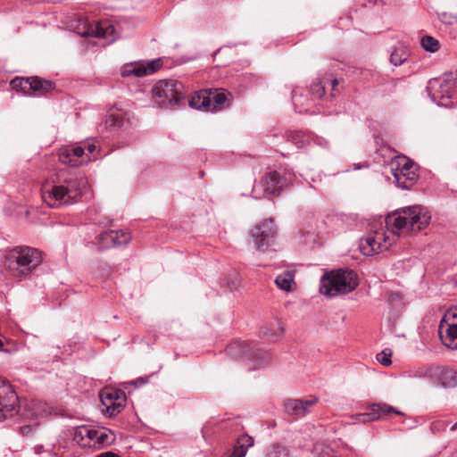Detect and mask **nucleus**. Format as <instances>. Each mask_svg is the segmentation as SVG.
<instances>
[{
	"instance_id": "obj_4",
	"label": "nucleus",
	"mask_w": 457,
	"mask_h": 457,
	"mask_svg": "<svg viewBox=\"0 0 457 457\" xmlns=\"http://www.w3.org/2000/svg\"><path fill=\"white\" fill-rule=\"evenodd\" d=\"M357 286V274L352 270L340 269L321 277L320 292L324 295L334 297L351 293Z\"/></svg>"
},
{
	"instance_id": "obj_12",
	"label": "nucleus",
	"mask_w": 457,
	"mask_h": 457,
	"mask_svg": "<svg viewBox=\"0 0 457 457\" xmlns=\"http://www.w3.org/2000/svg\"><path fill=\"white\" fill-rule=\"evenodd\" d=\"M11 86L13 89L20 90L24 95L28 96H40L54 88V84L49 80L41 79L38 78H15L11 81Z\"/></svg>"
},
{
	"instance_id": "obj_5",
	"label": "nucleus",
	"mask_w": 457,
	"mask_h": 457,
	"mask_svg": "<svg viewBox=\"0 0 457 457\" xmlns=\"http://www.w3.org/2000/svg\"><path fill=\"white\" fill-rule=\"evenodd\" d=\"M155 104L162 109L173 110L184 104V86L176 79H161L152 88Z\"/></svg>"
},
{
	"instance_id": "obj_39",
	"label": "nucleus",
	"mask_w": 457,
	"mask_h": 457,
	"mask_svg": "<svg viewBox=\"0 0 457 457\" xmlns=\"http://www.w3.org/2000/svg\"><path fill=\"white\" fill-rule=\"evenodd\" d=\"M438 20L446 25H453L457 23V14L451 12H441L438 14Z\"/></svg>"
},
{
	"instance_id": "obj_44",
	"label": "nucleus",
	"mask_w": 457,
	"mask_h": 457,
	"mask_svg": "<svg viewBox=\"0 0 457 457\" xmlns=\"http://www.w3.org/2000/svg\"><path fill=\"white\" fill-rule=\"evenodd\" d=\"M90 433H91V435H90V438L88 440L87 447H91V446L96 447L97 445V437H98L99 429L91 428Z\"/></svg>"
},
{
	"instance_id": "obj_28",
	"label": "nucleus",
	"mask_w": 457,
	"mask_h": 457,
	"mask_svg": "<svg viewBox=\"0 0 457 457\" xmlns=\"http://www.w3.org/2000/svg\"><path fill=\"white\" fill-rule=\"evenodd\" d=\"M294 278L295 272L293 270H286L276 278L275 283L280 289L289 292L295 285Z\"/></svg>"
},
{
	"instance_id": "obj_19",
	"label": "nucleus",
	"mask_w": 457,
	"mask_h": 457,
	"mask_svg": "<svg viewBox=\"0 0 457 457\" xmlns=\"http://www.w3.org/2000/svg\"><path fill=\"white\" fill-rule=\"evenodd\" d=\"M317 402L318 399L316 397H311L309 399H289L285 402L284 407L288 415L301 418L311 412Z\"/></svg>"
},
{
	"instance_id": "obj_41",
	"label": "nucleus",
	"mask_w": 457,
	"mask_h": 457,
	"mask_svg": "<svg viewBox=\"0 0 457 457\" xmlns=\"http://www.w3.org/2000/svg\"><path fill=\"white\" fill-rule=\"evenodd\" d=\"M324 80L326 81V87L330 86V96L335 97L337 94V86L339 84V80L337 79H324Z\"/></svg>"
},
{
	"instance_id": "obj_33",
	"label": "nucleus",
	"mask_w": 457,
	"mask_h": 457,
	"mask_svg": "<svg viewBox=\"0 0 457 457\" xmlns=\"http://www.w3.org/2000/svg\"><path fill=\"white\" fill-rule=\"evenodd\" d=\"M421 46L431 53H435L439 49V42L430 36H425L421 38Z\"/></svg>"
},
{
	"instance_id": "obj_40",
	"label": "nucleus",
	"mask_w": 457,
	"mask_h": 457,
	"mask_svg": "<svg viewBox=\"0 0 457 457\" xmlns=\"http://www.w3.org/2000/svg\"><path fill=\"white\" fill-rule=\"evenodd\" d=\"M312 142H313L314 145H318L320 148H323L326 150L330 149V142L326 137L313 134V138H312Z\"/></svg>"
},
{
	"instance_id": "obj_6",
	"label": "nucleus",
	"mask_w": 457,
	"mask_h": 457,
	"mask_svg": "<svg viewBox=\"0 0 457 457\" xmlns=\"http://www.w3.org/2000/svg\"><path fill=\"white\" fill-rule=\"evenodd\" d=\"M456 83L457 72H447L439 78L430 79L427 91L433 103L438 106L449 107Z\"/></svg>"
},
{
	"instance_id": "obj_35",
	"label": "nucleus",
	"mask_w": 457,
	"mask_h": 457,
	"mask_svg": "<svg viewBox=\"0 0 457 457\" xmlns=\"http://www.w3.org/2000/svg\"><path fill=\"white\" fill-rule=\"evenodd\" d=\"M313 453L316 457H335L333 450L322 444H316L313 447Z\"/></svg>"
},
{
	"instance_id": "obj_7",
	"label": "nucleus",
	"mask_w": 457,
	"mask_h": 457,
	"mask_svg": "<svg viewBox=\"0 0 457 457\" xmlns=\"http://www.w3.org/2000/svg\"><path fill=\"white\" fill-rule=\"evenodd\" d=\"M96 150L93 142H85L79 145H65L59 149V160L63 164L77 167L92 160V154ZM96 156H93L95 158Z\"/></svg>"
},
{
	"instance_id": "obj_49",
	"label": "nucleus",
	"mask_w": 457,
	"mask_h": 457,
	"mask_svg": "<svg viewBox=\"0 0 457 457\" xmlns=\"http://www.w3.org/2000/svg\"><path fill=\"white\" fill-rule=\"evenodd\" d=\"M456 428H457V423H456V424H454V425L451 428V429H452V430H454V429H456Z\"/></svg>"
},
{
	"instance_id": "obj_34",
	"label": "nucleus",
	"mask_w": 457,
	"mask_h": 457,
	"mask_svg": "<svg viewBox=\"0 0 457 457\" xmlns=\"http://www.w3.org/2000/svg\"><path fill=\"white\" fill-rule=\"evenodd\" d=\"M388 303L392 309L396 310L397 312L401 311L403 308V302L400 293L398 292H391L388 295Z\"/></svg>"
},
{
	"instance_id": "obj_24",
	"label": "nucleus",
	"mask_w": 457,
	"mask_h": 457,
	"mask_svg": "<svg viewBox=\"0 0 457 457\" xmlns=\"http://www.w3.org/2000/svg\"><path fill=\"white\" fill-rule=\"evenodd\" d=\"M29 417H44L51 414L52 407L41 400H31L26 404Z\"/></svg>"
},
{
	"instance_id": "obj_43",
	"label": "nucleus",
	"mask_w": 457,
	"mask_h": 457,
	"mask_svg": "<svg viewBox=\"0 0 457 457\" xmlns=\"http://www.w3.org/2000/svg\"><path fill=\"white\" fill-rule=\"evenodd\" d=\"M303 96L302 94L298 93L297 91H293L292 93V101L294 105L296 107L297 105H303Z\"/></svg>"
},
{
	"instance_id": "obj_29",
	"label": "nucleus",
	"mask_w": 457,
	"mask_h": 457,
	"mask_svg": "<svg viewBox=\"0 0 457 457\" xmlns=\"http://www.w3.org/2000/svg\"><path fill=\"white\" fill-rule=\"evenodd\" d=\"M125 113L120 110H111L105 119V125L110 128H120L123 125Z\"/></svg>"
},
{
	"instance_id": "obj_10",
	"label": "nucleus",
	"mask_w": 457,
	"mask_h": 457,
	"mask_svg": "<svg viewBox=\"0 0 457 457\" xmlns=\"http://www.w3.org/2000/svg\"><path fill=\"white\" fill-rule=\"evenodd\" d=\"M288 184V179L278 171L267 173L259 182L253 185L252 195L256 199L279 195Z\"/></svg>"
},
{
	"instance_id": "obj_3",
	"label": "nucleus",
	"mask_w": 457,
	"mask_h": 457,
	"mask_svg": "<svg viewBox=\"0 0 457 457\" xmlns=\"http://www.w3.org/2000/svg\"><path fill=\"white\" fill-rule=\"evenodd\" d=\"M43 261L42 253L36 248L18 246L13 248L6 259V268L17 278L30 274Z\"/></svg>"
},
{
	"instance_id": "obj_11",
	"label": "nucleus",
	"mask_w": 457,
	"mask_h": 457,
	"mask_svg": "<svg viewBox=\"0 0 457 457\" xmlns=\"http://www.w3.org/2000/svg\"><path fill=\"white\" fill-rule=\"evenodd\" d=\"M391 170L399 187L410 188L417 180L418 174L414 163L404 156H399L391 162Z\"/></svg>"
},
{
	"instance_id": "obj_45",
	"label": "nucleus",
	"mask_w": 457,
	"mask_h": 457,
	"mask_svg": "<svg viewBox=\"0 0 457 457\" xmlns=\"http://www.w3.org/2000/svg\"><path fill=\"white\" fill-rule=\"evenodd\" d=\"M444 319H446L450 322L457 323V307L449 311Z\"/></svg>"
},
{
	"instance_id": "obj_36",
	"label": "nucleus",
	"mask_w": 457,
	"mask_h": 457,
	"mask_svg": "<svg viewBox=\"0 0 457 457\" xmlns=\"http://www.w3.org/2000/svg\"><path fill=\"white\" fill-rule=\"evenodd\" d=\"M87 427L81 426L75 429L73 439L81 446L87 447L88 444L86 442V433Z\"/></svg>"
},
{
	"instance_id": "obj_51",
	"label": "nucleus",
	"mask_w": 457,
	"mask_h": 457,
	"mask_svg": "<svg viewBox=\"0 0 457 457\" xmlns=\"http://www.w3.org/2000/svg\"><path fill=\"white\" fill-rule=\"evenodd\" d=\"M3 347V343L2 341L0 340V349Z\"/></svg>"
},
{
	"instance_id": "obj_21",
	"label": "nucleus",
	"mask_w": 457,
	"mask_h": 457,
	"mask_svg": "<svg viewBox=\"0 0 457 457\" xmlns=\"http://www.w3.org/2000/svg\"><path fill=\"white\" fill-rule=\"evenodd\" d=\"M439 337L444 345L457 350V323L443 319L439 325Z\"/></svg>"
},
{
	"instance_id": "obj_14",
	"label": "nucleus",
	"mask_w": 457,
	"mask_h": 457,
	"mask_svg": "<svg viewBox=\"0 0 457 457\" xmlns=\"http://www.w3.org/2000/svg\"><path fill=\"white\" fill-rule=\"evenodd\" d=\"M81 26L82 28H78V34L84 37H95L109 39L115 33V29L112 23L108 20L95 22L84 21L81 23Z\"/></svg>"
},
{
	"instance_id": "obj_1",
	"label": "nucleus",
	"mask_w": 457,
	"mask_h": 457,
	"mask_svg": "<svg viewBox=\"0 0 457 457\" xmlns=\"http://www.w3.org/2000/svg\"><path fill=\"white\" fill-rule=\"evenodd\" d=\"M430 220L428 211L420 205L398 209L386 217L385 228H376L361 239L360 250L367 256L384 252L395 243L396 236L420 231Z\"/></svg>"
},
{
	"instance_id": "obj_37",
	"label": "nucleus",
	"mask_w": 457,
	"mask_h": 457,
	"mask_svg": "<svg viewBox=\"0 0 457 457\" xmlns=\"http://www.w3.org/2000/svg\"><path fill=\"white\" fill-rule=\"evenodd\" d=\"M408 54L402 49H395L390 55V62L395 66L403 64L407 60Z\"/></svg>"
},
{
	"instance_id": "obj_48",
	"label": "nucleus",
	"mask_w": 457,
	"mask_h": 457,
	"mask_svg": "<svg viewBox=\"0 0 457 457\" xmlns=\"http://www.w3.org/2000/svg\"><path fill=\"white\" fill-rule=\"evenodd\" d=\"M147 382V379H145L143 378H138L137 380H136L134 383L135 384H137V383H140V385H143V384H145Z\"/></svg>"
},
{
	"instance_id": "obj_20",
	"label": "nucleus",
	"mask_w": 457,
	"mask_h": 457,
	"mask_svg": "<svg viewBox=\"0 0 457 457\" xmlns=\"http://www.w3.org/2000/svg\"><path fill=\"white\" fill-rule=\"evenodd\" d=\"M4 390V388L0 390V421L19 412L16 393L10 386H7L6 395L3 396Z\"/></svg>"
},
{
	"instance_id": "obj_25",
	"label": "nucleus",
	"mask_w": 457,
	"mask_h": 457,
	"mask_svg": "<svg viewBox=\"0 0 457 457\" xmlns=\"http://www.w3.org/2000/svg\"><path fill=\"white\" fill-rule=\"evenodd\" d=\"M253 438L246 434L238 437L236 446L229 457H245L247 449L253 445Z\"/></svg>"
},
{
	"instance_id": "obj_18",
	"label": "nucleus",
	"mask_w": 457,
	"mask_h": 457,
	"mask_svg": "<svg viewBox=\"0 0 457 457\" xmlns=\"http://www.w3.org/2000/svg\"><path fill=\"white\" fill-rule=\"evenodd\" d=\"M389 413L402 415V412L400 411H397L396 409L388 404L373 403L368 408V411L366 412L357 414L355 416V420L358 422L367 423L373 420L383 419Z\"/></svg>"
},
{
	"instance_id": "obj_46",
	"label": "nucleus",
	"mask_w": 457,
	"mask_h": 457,
	"mask_svg": "<svg viewBox=\"0 0 457 457\" xmlns=\"http://www.w3.org/2000/svg\"><path fill=\"white\" fill-rule=\"evenodd\" d=\"M96 457H120V456L112 452H105V453H102L96 455Z\"/></svg>"
},
{
	"instance_id": "obj_32",
	"label": "nucleus",
	"mask_w": 457,
	"mask_h": 457,
	"mask_svg": "<svg viewBox=\"0 0 457 457\" xmlns=\"http://www.w3.org/2000/svg\"><path fill=\"white\" fill-rule=\"evenodd\" d=\"M288 451L281 445H272L267 449L266 457H288Z\"/></svg>"
},
{
	"instance_id": "obj_17",
	"label": "nucleus",
	"mask_w": 457,
	"mask_h": 457,
	"mask_svg": "<svg viewBox=\"0 0 457 457\" xmlns=\"http://www.w3.org/2000/svg\"><path fill=\"white\" fill-rule=\"evenodd\" d=\"M131 239L129 233L110 230L101 233L96 238L99 250L127 245Z\"/></svg>"
},
{
	"instance_id": "obj_8",
	"label": "nucleus",
	"mask_w": 457,
	"mask_h": 457,
	"mask_svg": "<svg viewBox=\"0 0 457 457\" xmlns=\"http://www.w3.org/2000/svg\"><path fill=\"white\" fill-rule=\"evenodd\" d=\"M226 351L228 355L235 359L247 356L249 360L254 361L253 369L262 367L271 360L270 353L261 348L255 349L247 342L235 341L228 345Z\"/></svg>"
},
{
	"instance_id": "obj_47",
	"label": "nucleus",
	"mask_w": 457,
	"mask_h": 457,
	"mask_svg": "<svg viewBox=\"0 0 457 457\" xmlns=\"http://www.w3.org/2000/svg\"><path fill=\"white\" fill-rule=\"evenodd\" d=\"M90 432H91V428L87 427V433H86V442H87V443L90 438V435H91Z\"/></svg>"
},
{
	"instance_id": "obj_27",
	"label": "nucleus",
	"mask_w": 457,
	"mask_h": 457,
	"mask_svg": "<svg viewBox=\"0 0 457 457\" xmlns=\"http://www.w3.org/2000/svg\"><path fill=\"white\" fill-rule=\"evenodd\" d=\"M208 91L210 92L212 97V108H210V112H215L225 108L228 102L227 93L225 91L219 90Z\"/></svg>"
},
{
	"instance_id": "obj_15",
	"label": "nucleus",
	"mask_w": 457,
	"mask_h": 457,
	"mask_svg": "<svg viewBox=\"0 0 457 457\" xmlns=\"http://www.w3.org/2000/svg\"><path fill=\"white\" fill-rule=\"evenodd\" d=\"M162 65V59H155L148 62H139L129 63L122 67L121 76L122 77H144L151 75L157 71Z\"/></svg>"
},
{
	"instance_id": "obj_9",
	"label": "nucleus",
	"mask_w": 457,
	"mask_h": 457,
	"mask_svg": "<svg viewBox=\"0 0 457 457\" xmlns=\"http://www.w3.org/2000/svg\"><path fill=\"white\" fill-rule=\"evenodd\" d=\"M416 377L426 378L436 386L454 387L457 386V372L449 368L437 365H428L419 369Z\"/></svg>"
},
{
	"instance_id": "obj_16",
	"label": "nucleus",
	"mask_w": 457,
	"mask_h": 457,
	"mask_svg": "<svg viewBox=\"0 0 457 457\" xmlns=\"http://www.w3.org/2000/svg\"><path fill=\"white\" fill-rule=\"evenodd\" d=\"M274 234V225L271 219L266 220L262 223L256 225L250 231V238L257 250H262L268 246Z\"/></svg>"
},
{
	"instance_id": "obj_30",
	"label": "nucleus",
	"mask_w": 457,
	"mask_h": 457,
	"mask_svg": "<svg viewBox=\"0 0 457 457\" xmlns=\"http://www.w3.org/2000/svg\"><path fill=\"white\" fill-rule=\"evenodd\" d=\"M115 440V435L111 431L105 428L99 429L98 437H97V445L100 447H104L112 445Z\"/></svg>"
},
{
	"instance_id": "obj_42",
	"label": "nucleus",
	"mask_w": 457,
	"mask_h": 457,
	"mask_svg": "<svg viewBox=\"0 0 457 457\" xmlns=\"http://www.w3.org/2000/svg\"><path fill=\"white\" fill-rule=\"evenodd\" d=\"M445 427H446V424L445 421L436 420V421L432 422V424L430 426V429L433 433H438L441 430H444Z\"/></svg>"
},
{
	"instance_id": "obj_22",
	"label": "nucleus",
	"mask_w": 457,
	"mask_h": 457,
	"mask_svg": "<svg viewBox=\"0 0 457 457\" xmlns=\"http://www.w3.org/2000/svg\"><path fill=\"white\" fill-rule=\"evenodd\" d=\"M189 106L193 109L210 112L212 108V97L208 90H200L189 99Z\"/></svg>"
},
{
	"instance_id": "obj_31",
	"label": "nucleus",
	"mask_w": 457,
	"mask_h": 457,
	"mask_svg": "<svg viewBox=\"0 0 457 457\" xmlns=\"http://www.w3.org/2000/svg\"><path fill=\"white\" fill-rule=\"evenodd\" d=\"M326 92V81L324 79L322 80L314 81L310 87L311 95L317 98L320 99Z\"/></svg>"
},
{
	"instance_id": "obj_26",
	"label": "nucleus",
	"mask_w": 457,
	"mask_h": 457,
	"mask_svg": "<svg viewBox=\"0 0 457 457\" xmlns=\"http://www.w3.org/2000/svg\"><path fill=\"white\" fill-rule=\"evenodd\" d=\"M313 138V134L303 131H291L287 134V139L297 148H303L310 145Z\"/></svg>"
},
{
	"instance_id": "obj_38",
	"label": "nucleus",
	"mask_w": 457,
	"mask_h": 457,
	"mask_svg": "<svg viewBox=\"0 0 457 457\" xmlns=\"http://www.w3.org/2000/svg\"><path fill=\"white\" fill-rule=\"evenodd\" d=\"M392 350L389 348L384 349L381 353L377 354L378 361L385 367L391 365Z\"/></svg>"
},
{
	"instance_id": "obj_2",
	"label": "nucleus",
	"mask_w": 457,
	"mask_h": 457,
	"mask_svg": "<svg viewBox=\"0 0 457 457\" xmlns=\"http://www.w3.org/2000/svg\"><path fill=\"white\" fill-rule=\"evenodd\" d=\"M87 186V179L81 172L62 170L55 184L42 186L41 196L44 203L51 208L71 205L79 201Z\"/></svg>"
},
{
	"instance_id": "obj_13",
	"label": "nucleus",
	"mask_w": 457,
	"mask_h": 457,
	"mask_svg": "<svg viewBox=\"0 0 457 457\" xmlns=\"http://www.w3.org/2000/svg\"><path fill=\"white\" fill-rule=\"evenodd\" d=\"M102 405L104 406L105 411L110 416L120 413L126 403V395L123 391L113 388H104L99 395Z\"/></svg>"
},
{
	"instance_id": "obj_23",
	"label": "nucleus",
	"mask_w": 457,
	"mask_h": 457,
	"mask_svg": "<svg viewBox=\"0 0 457 457\" xmlns=\"http://www.w3.org/2000/svg\"><path fill=\"white\" fill-rule=\"evenodd\" d=\"M284 333V326L281 320L276 319L269 325L264 326L261 329L263 337L271 342H276Z\"/></svg>"
},
{
	"instance_id": "obj_50",
	"label": "nucleus",
	"mask_w": 457,
	"mask_h": 457,
	"mask_svg": "<svg viewBox=\"0 0 457 457\" xmlns=\"http://www.w3.org/2000/svg\"><path fill=\"white\" fill-rule=\"evenodd\" d=\"M391 332H392V333H394V334H395V335H397V336H400V334H398V333H397L396 331H395V330H392Z\"/></svg>"
}]
</instances>
